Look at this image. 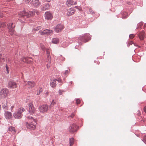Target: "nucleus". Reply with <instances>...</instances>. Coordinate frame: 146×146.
Returning a JSON list of instances; mask_svg holds the SVG:
<instances>
[{
	"instance_id": "nucleus-1",
	"label": "nucleus",
	"mask_w": 146,
	"mask_h": 146,
	"mask_svg": "<svg viewBox=\"0 0 146 146\" xmlns=\"http://www.w3.org/2000/svg\"><path fill=\"white\" fill-rule=\"evenodd\" d=\"M27 118L30 121L29 122H27L26 123L27 127L30 129H34L36 127V120L33 119L32 116H27Z\"/></svg>"
},
{
	"instance_id": "nucleus-2",
	"label": "nucleus",
	"mask_w": 146,
	"mask_h": 146,
	"mask_svg": "<svg viewBox=\"0 0 146 146\" xmlns=\"http://www.w3.org/2000/svg\"><path fill=\"white\" fill-rule=\"evenodd\" d=\"M25 111V110L23 107L19 108L17 111L15 112L13 114V116L16 119H20L23 116V113Z\"/></svg>"
},
{
	"instance_id": "nucleus-3",
	"label": "nucleus",
	"mask_w": 146,
	"mask_h": 146,
	"mask_svg": "<svg viewBox=\"0 0 146 146\" xmlns=\"http://www.w3.org/2000/svg\"><path fill=\"white\" fill-rule=\"evenodd\" d=\"M34 13L33 11H29V12H26L24 11H23L20 12L19 13V15L21 17L26 18H28L31 16H33Z\"/></svg>"
},
{
	"instance_id": "nucleus-4",
	"label": "nucleus",
	"mask_w": 146,
	"mask_h": 146,
	"mask_svg": "<svg viewBox=\"0 0 146 146\" xmlns=\"http://www.w3.org/2000/svg\"><path fill=\"white\" fill-rule=\"evenodd\" d=\"M38 109L40 112L44 113L48 111L49 109V107L47 104H45L40 106Z\"/></svg>"
},
{
	"instance_id": "nucleus-5",
	"label": "nucleus",
	"mask_w": 146,
	"mask_h": 146,
	"mask_svg": "<svg viewBox=\"0 0 146 146\" xmlns=\"http://www.w3.org/2000/svg\"><path fill=\"white\" fill-rule=\"evenodd\" d=\"M78 129V126L75 124H73L70 125L69 128V131L71 133H74L77 131Z\"/></svg>"
},
{
	"instance_id": "nucleus-6",
	"label": "nucleus",
	"mask_w": 146,
	"mask_h": 146,
	"mask_svg": "<svg viewBox=\"0 0 146 146\" xmlns=\"http://www.w3.org/2000/svg\"><path fill=\"white\" fill-rule=\"evenodd\" d=\"M7 25L8 27L9 32L11 35H13L15 31L14 28L15 27V25H14L13 23H10L8 24Z\"/></svg>"
},
{
	"instance_id": "nucleus-7",
	"label": "nucleus",
	"mask_w": 146,
	"mask_h": 146,
	"mask_svg": "<svg viewBox=\"0 0 146 146\" xmlns=\"http://www.w3.org/2000/svg\"><path fill=\"white\" fill-rule=\"evenodd\" d=\"M53 31L52 30L46 29L43 31H40L39 33L41 35H49L50 33H53Z\"/></svg>"
},
{
	"instance_id": "nucleus-8",
	"label": "nucleus",
	"mask_w": 146,
	"mask_h": 146,
	"mask_svg": "<svg viewBox=\"0 0 146 146\" xmlns=\"http://www.w3.org/2000/svg\"><path fill=\"white\" fill-rule=\"evenodd\" d=\"M8 91L6 89H2L0 92V95L3 98H5L8 94Z\"/></svg>"
},
{
	"instance_id": "nucleus-9",
	"label": "nucleus",
	"mask_w": 146,
	"mask_h": 146,
	"mask_svg": "<svg viewBox=\"0 0 146 146\" xmlns=\"http://www.w3.org/2000/svg\"><path fill=\"white\" fill-rule=\"evenodd\" d=\"M45 19L47 20H51L53 18L52 13L50 11H47L44 14Z\"/></svg>"
},
{
	"instance_id": "nucleus-10",
	"label": "nucleus",
	"mask_w": 146,
	"mask_h": 146,
	"mask_svg": "<svg viewBox=\"0 0 146 146\" xmlns=\"http://www.w3.org/2000/svg\"><path fill=\"white\" fill-rule=\"evenodd\" d=\"M8 86L10 88H15L17 87V84L13 81L11 80L8 82Z\"/></svg>"
},
{
	"instance_id": "nucleus-11",
	"label": "nucleus",
	"mask_w": 146,
	"mask_h": 146,
	"mask_svg": "<svg viewBox=\"0 0 146 146\" xmlns=\"http://www.w3.org/2000/svg\"><path fill=\"white\" fill-rule=\"evenodd\" d=\"M63 28L64 26L63 25L60 24H58L56 26L55 28V31L57 33L59 32L62 31Z\"/></svg>"
},
{
	"instance_id": "nucleus-12",
	"label": "nucleus",
	"mask_w": 146,
	"mask_h": 146,
	"mask_svg": "<svg viewBox=\"0 0 146 146\" xmlns=\"http://www.w3.org/2000/svg\"><path fill=\"white\" fill-rule=\"evenodd\" d=\"M5 117L7 119H11L13 117L12 113L9 111H6L4 113Z\"/></svg>"
},
{
	"instance_id": "nucleus-13",
	"label": "nucleus",
	"mask_w": 146,
	"mask_h": 146,
	"mask_svg": "<svg viewBox=\"0 0 146 146\" xmlns=\"http://www.w3.org/2000/svg\"><path fill=\"white\" fill-rule=\"evenodd\" d=\"M75 10L73 8L68 9L66 11V14L68 16H70L73 14L75 12Z\"/></svg>"
},
{
	"instance_id": "nucleus-14",
	"label": "nucleus",
	"mask_w": 146,
	"mask_h": 146,
	"mask_svg": "<svg viewBox=\"0 0 146 146\" xmlns=\"http://www.w3.org/2000/svg\"><path fill=\"white\" fill-rule=\"evenodd\" d=\"M29 111L31 114H33L35 111L34 108L33 106V104L30 103L29 104Z\"/></svg>"
},
{
	"instance_id": "nucleus-15",
	"label": "nucleus",
	"mask_w": 146,
	"mask_h": 146,
	"mask_svg": "<svg viewBox=\"0 0 146 146\" xmlns=\"http://www.w3.org/2000/svg\"><path fill=\"white\" fill-rule=\"evenodd\" d=\"M51 62V57L49 55L48 56V58H47L46 62H45L46 64L47 68H49L50 66Z\"/></svg>"
},
{
	"instance_id": "nucleus-16",
	"label": "nucleus",
	"mask_w": 146,
	"mask_h": 146,
	"mask_svg": "<svg viewBox=\"0 0 146 146\" xmlns=\"http://www.w3.org/2000/svg\"><path fill=\"white\" fill-rule=\"evenodd\" d=\"M76 2H74L72 0H67L66 2V4L68 6H70L71 5L76 4Z\"/></svg>"
},
{
	"instance_id": "nucleus-17",
	"label": "nucleus",
	"mask_w": 146,
	"mask_h": 146,
	"mask_svg": "<svg viewBox=\"0 0 146 146\" xmlns=\"http://www.w3.org/2000/svg\"><path fill=\"white\" fill-rule=\"evenodd\" d=\"M3 108L5 110H8L9 108V105L7 103V101L5 100H4L2 104Z\"/></svg>"
},
{
	"instance_id": "nucleus-18",
	"label": "nucleus",
	"mask_w": 146,
	"mask_h": 146,
	"mask_svg": "<svg viewBox=\"0 0 146 146\" xmlns=\"http://www.w3.org/2000/svg\"><path fill=\"white\" fill-rule=\"evenodd\" d=\"M145 33L143 32H140L138 34V36L140 40H143L145 36Z\"/></svg>"
},
{
	"instance_id": "nucleus-19",
	"label": "nucleus",
	"mask_w": 146,
	"mask_h": 146,
	"mask_svg": "<svg viewBox=\"0 0 146 146\" xmlns=\"http://www.w3.org/2000/svg\"><path fill=\"white\" fill-rule=\"evenodd\" d=\"M57 80H53L51 81L50 83V86L53 87L54 88L56 86V84Z\"/></svg>"
},
{
	"instance_id": "nucleus-20",
	"label": "nucleus",
	"mask_w": 146,
	"mask_h": 146,
	"mask_svg": "<svg viewBox=\"0 0 146 146\" xmlns=\"http://www.w3.org/2000/svg\"><path fill=\"white\" fill-rule=\"evenodd\" d=\"M50 5L49 4H47L43 6L42 9L43 11H45L48 9L50 8Z\"/></svg>"
},
{
	"instance_id": "nucleus-21",
	"label": "nucleus",
	"mask_w": 146,
	"mask_h": 146,
	"mask_svg": "<svg viewBox=\"0 0 146 146\" xmlns=\"http://www.w3.org/2000/svg\"><path fill=\"white\" fill-rule=\"evenodd\" d=\"M59 40L58 38H54L53 39L52 42V43L55 44H57L59 42Z\"/></svg>"
},
{
	"instance_id": "nucleus-22",
	"label": "nucleus",
	"mask_w": 146,
	"mask_h": 146,
	"mask_svg": "<svg viewBox=\"0 0 146 146\" xmlns=\"http://www.w3.org/2000/svg\"><path fill=\"white\" fill-rule=\"evenodd\" d=\"M2 54H0V66L5 61V59L2 57Z\"/></svg>"
},
{
	"instance_id": "nucleus-23",
	"label": "nucleus",
	"mask_w": 146,
	"mask_h": 146,
	"mask_svg": "<svg viewBox=\"0 0 146 146\" xmlns=\"http://www.w3.org/2000/svg\"><path fill=\"white\" fill-rule=\"evenodd\" d=\"M87 35H86L85 36H80L78 38V39L82 42H84V39L86 38V37Z\"/></svg>"
},
{
	"instance_id": "nucleus-24",
	"label": "nucleus",
	"mask_w": 146,
	"mask_h": 146,
	"mask_svg": "<svg viewBox=\"0 0 146 146\" xmlns=\"http://www.w3.org/2000/svg\"><path fill=\"white\" fill-rule=\"evenodd\" d=\"M26 85H28L32 87L34 86L35 84L34 82H32L29 81L27 82V84Z\"/></svg>"
},
{
	"instance_id": "nucleus-25",
	"label": "nucleus",
	"mask_w": 146,
	"mask_h": 146,
	"mask_svg": "<svg viewBox=\"0 0 146 146\" xmlns=\"http://www.w3.org/2000/svg\"><path fill=\"white\" fill-rule=\"evenodd\" d=\"M74 138H72L70 139V146H72V145L74 143Z\"/></svg>"
},
{
	"instance_id": "nucleus-26",
	"label": "nucleus",
	"mask_w": 146,
	"mask_h": 146,
	"mask_svg": "<svg viewBox=\"0 0 146 146\" xmlns=\"http://www.w3.org/2000/svg\"><path fill=\"white\" fill-rule=\"evenodd\" d=\"M8 130L9 131L11 132L13 131L15 133V128L14 127L12 126L9 127L8 129Z\"/></svg>"
},
{
	"instance_id": "nucleus-27",
	"label": "nucleus",
	"mask_w": 146,
	"mask_h": 146,
	"mask_svg": "<svg viewBox=\"0 0 146 146\" xmlns=\"http://www.w3.org/2000/svg\"><path fill=\"white\" fill-rule=\"evenodd\" d=\"M6 26V24L4 23L0 22V28H3Z\"/></svg>"
},
{
	"instance_id": "nucleus-28",
	"label": "nucleus",
	"mask_w": 146,
	"mask_h": 146,
	"mask_svg": "<svg viewBox=\"0 0 146 146\" xmlns=\"http://www.w3.org/2000/svg\"><path fill=\"white\" fill-rule=\"evenodd\" d=\"M38 91V92L37 93V95L40 94L43 91V90L42 87H39V88Z\"/></svg>"
},
{
	"instance_id": "nucleus-29",
	"label": "nucleus",
	"mask_w": 146,
	"mask_h": 146,
	"mask_svg": "<svg viewBox=\"0 0 146 146\" xmlns=\"http://www.w3.org/2000/svg\"><path fill=\"white\" fill-rule=\"evenodd\" d=\"M45 50L46 51V53L47 54V58H48V55L50 56V50L49 49H46Z\"/></svg>"
},
{
	"instance_id": "nucleus-30",
	"label": "nucleus",
	"mask_w": 146,
	"mask_h": 146,
	"mask_svg": "<svg viewBox=\"0 0 146 146\" xmlns=\"http://www.w3.org/2000/svg\"><path fill=\"white\" fill-rule=\"evenodd\" d=\"M70 71V70L69 68H68L67 70H66L65 72H64V74L66 75L68 74Z\"/></svg>"
},
{
	"instance_id": "nucleus-31",
	"label": "nucleus",
	"mask_w": 146,
	"mask_h": 146,
	"mask_svg": "<svg viewBox=\"0 0 146 146\" xmlns=\"http://www.w3.org/2000/svg\"><path fill=\"white\" fill-rule=\"evenodd\" d=\"M23 61L25 63H28V62L27 61V58L25 57H23L22 59Z\"/></svg>"
},
{
	"instance_id": "nucleus-32",
	"label": "nucleus",
	"mask_w": 146,
	"mask_h": 146,
	"mask_svg": "<svg viewBox=\"0 0 146 146\" xmlns=\"http://www.w3.org/2000/svg\"><path fill=\"white\" fill-rule=\"evenodd\" d=\"M89 11L90 12V14H93L95 13L93 11V10L91 8L89 9Z\"/></svg>"
},
{
	"instance_id": "nucleus-33",
	"label": "nucleus",
	"mask_w": 146,
	"mask_h": 146,
	"mask_svg": "<svg viewBox=\"0 0 146 146\" xmlns=\"http://www.w3.org/2000/svg\"><path fill=\"white\" fill-rule=\"evenodd\" d=\"M36 0H32V3L33 5H34L35 6H36Z\"/></svg>"
},
{
	"instance_id": "nucleus-34",
	"label": "nucleus",
	"mask_w": 146,
	"mask_h": 146,
	"mask_svg": "<svg viewBox=\"0 0 146 146\" xmlns=\"http://www.w3.org/2000/svg\"><path fill=\"white\" fill-rule=\"evenodd\" d=\"M134 36L135 35H134L133 34H131L129 35V38L131 39H132L134 37Z\"/></svg>"
},
{
	"instance_id": "nucleus-35",
	"label": "nucleus",
	"mask_w": 146,
	"mask_h": 146,
	"mask_svg": "<svg viewBox=\"0 0 146 146\" xmlns=\"http://www.w3.org/2000/svg\"><path fill=\"white\" fill-rule=\"evenodd\" d=\"M76 103L77 104H79L80 102V100L79 99H76Z\"/></svg>"
},
{
	"instance_id": "nucleus-36",
	"label": "nucleus",
	"mask_w": 146,
	"mask_h": 146,
	"mask_svg": "<svg viewBox=\"0 0 146 146\" xmlns=\"http://www.w3.org/2000/svg\"><path fill=\"white\" fill-rule=\"evenodd\" d=\"M56 104V102H54V100H53L52 101V102L51 103V106H52V105H54L55 104Z\"/></svg>"
},
{
	"instance_id": "nucleus-37",
	"label": "nucleus",
	"mask_w": 146,
	"mask_h": 146,
	"mask_svg": "<svg viewBox=\"0 0 146 146\" xmlns=\"http://www.w3.org/2000/svg\"><path fill=\"white\" fill-rule=\"evenodd\" d=\"M5 67L6 69V71L7 72V73H9V71L8 70L9 68L7 64L6 65Z\"/></svg>"
},
{
	"instance_id": "nucleus-38",
	"label": "nucleus",
	"mask_w": 146,
	"mask_h": 146,
	"mask_svg": "<svg viewBox=\"0 0 146 146\" xmlns=\"http://www.w3.org/2000/svg\"><path fill=\"white\" fill-rule=\"evenodd\" d=\"M36 29L35 28H33L32 30V32L33 33H36Z\"/></svg>"
},
{
	"instance_id": "nucleus-39",
	"label": "nucleus",
	"mask_w": 146,
	"mask_h": 146,
	"mask_svg": "<svg viewBox=\"0 0 146 146\" xmlns=\"http://www.w3.org/2000/svg\"><path fill=\"white\" fill-rule=\"evenodd\" d=\"M63 92V91L61 90H59V95H61L62 94V92Z\"/></svg>"
},
{
	"instance_id": "nucleus-40",
	"label": "nucleus",
	"mask_w": 146,
	"mask_h": 146,
	"mask_svg": "<svg viewBox=\"0 0 146 146\" xmlns=\"http://www.w3.org/2000/svg\"><path fill=\"white\" fill-rule=\"evenodd\" d=\"M74 115H75L74 114V113H72V114L71 115L69 116V117H70L72 118L74 117Z\"/></svg>"
},
{
	"instance_id": "nucleus-41",
	"label": "nucleus",
	"mask_w": 146,
	"mask_h": 146,
	"mask_svg": "<svg viewBox=\"0 0 146 146\" xmlns=\"http://www.w3.org/2000/svg\"><path fill=\"white\" fill-rule=\"evenodd\" d=\"M75 7L77 9H78V10H79L80 11H82V9L81 8H80V7H78L77 6H76Z\"/></svg>"
},
{
	"instance_id": "nucleus-42",
	"label": "nucleus",
	"mask_w": 146,
	"mask_h": 146,
	"mask_svg": "<svg viewBox=\"0 0 146 146\" xmlns=\"http://www.w3.org/2000/svg\"><path fill=\"white\" fill-rule=\"evenodd\" d=\"M3 14H4L3 13H0V17H3Z\"/></svg>"
},
{
	"instance_id": "nucleus-43",
	"label": "nucleus",
	"mask_w": 146,
	"mask_h": 146,
	"mask_svg": "<svg viewBox=\"0 0 146 146\" xmlns=\"http://www.w3.org/2000/svg\"><path fill=\"white\" fill-rule=\"evenodd\" d=\"M25 2L26 3L29 4L30 2V0H25Z\"/></svg>"
},
{
	"instance_id": "nucleus-44",
	"label": "nucleus",
	"mask_w": 146,
	"mask_h": 146,
	"mask_svg": "<svg viewBox=\"0 0 146 146\" xmlns=\"http://www.w3.org/2000/svg\"><path fill=\"white\" fill-rule=\"evenodd\" d=\"M59 82H61L62 80L61 79H59L58 80H57Z\"/></svg>"
},
{
	"instance_id": "nucleus-45",
	"label": "nucleus",
	"mask_w": 146,
	"mask_h": 146,
	"mask_svg": "<svg viewBox=\"0 0 146 146\" xmlns=\"http://www.w3.org/2000/svg\"><path fill=\"white\" fill-rule=\"evenodd\" d=\"M144 111L146 113V106H145L144 108Z\"/></svg>"
},
{
	"instance_id": "nucleus-46",
	"label": "nucleus",
	"mask_w": 146,
	"mask_h": 146,
	"mask_svg": "<svg viewBox=\"0 0 146 146\" xmlns=\"http://www.w3.org/2000/svg\"><path fill=\"white\" fill-rule=\"evenodd\" d=\"M41 29V27H37V30H38L40 29Z\"/></svg>"
},
{
	"instance_id": "nucleus-47",
	"label": "nucleus",
	"mask_w": 146,
	"mask_h": 146,
	"mask_svg": "<svg viewBox=\"0 0 146 146\" xmlns=\"http://www.w3.org/2000/svg\"><path fill=\"white\" fill-rule=\"evenodd\" d=\"M41 29V27H37V30H38L40 29Z\"/></svg>"
},
{
	"instance_id": "nucleus-48",
	"label": "nucleus",
	"mask_w": 146,
	"mask_h": 146,
	"mask_svg": "<svg viewBox=\"0 0 146 146\" xmlns=\"http://www.w3.org/2000/svg\"><path fill=\"white\" fill-rule=\"evenodd\" d=\"M138 115H139L140 114V112L139 111H138Z\"/></svg>"
},
{
	"instance_id": "nucleus-49",
	"label": "nucleus",
	"mask_w": 146,
	"mask_h": 146,
	"mask_svg": "<svg viewBox=\"0 0 146 146\" xmlns=\"http://www.w3.org/2000/svg\"><path fill=\"white\" fill-rule=\"evenodd\" d=\"M144 139L145 140V141L146 142V136H144Z\"/></svg>"
},
{
	"instance_id": "nucleus-50",
	"label": "nucleus",
	"mask_w": 146,
	"mask_h": 146,
	"mask_svg": "<svg viewBox=\"0 0 146 146\" xmlns=\"http://www.w3.org/2000/svg\"><path fill=\"white\" fill-rule=\"evenodd\" d=\"M42 46H42H41V47L42 48V49H43H43H44V46Z\"/></svg>"
},
{
	"instance_id": "nucleus-51",
	"label": "nucleus",
	"mask_w": 146,
	"mask_h": 146,
	"mask_svg": "<svg viewBox=\"0 0 146 146\" xmlns=\"http://www.w3.org/2000/svg\"><path fill=\"white\" fill-rule=\"evenodd\" d=\"M48 2H49L51 1V0H46Z\"/></svg>"
},
{
	"instance_id": "nucleus-52",
	"label": "nucleus",
	"mask_w": 146,
	"mask_h": 146,
	"mask_svg": "<svg viewBox=\"0 0 146 146\" xmlns=\"http://www.w3.org/2000/svg\"><path fill=\"white\" fill-rule=\"evenodd\" d=\"M14 107V106H11V108H12V109H13V108Z\"/></svg>"
},
{
	"instance_id": "nucleus-53",
	"label": "nucleus",
	"mask_w": 146,
	"mask_h": 146,
	"mask_svg": "<svg viewBox=\"0 0 146 146\" xmlns=\"http://www.w3.org/2000/svg\"><path fill=\"white\" fill-rule=\"evenodd\" d=\"M127 3V4H130V3Z\"/></svg>"
},
{
	"instance_id": "nucleus-54",
	"label": "nucleus",
	"mask_w": 146,
	"mask_h": 146,
	"mask_svg": "<svg viewBox=\"0 0 146 146\" xmlns=\"http://www.w3.org/2000/svg\"><path fill=\"white\" fill-rule=\"evenodd\" d=\"M37 1H38L37 0ZM37 4L38 3V2H37Z\"/></svg>"
},
{
	"instance_id": "nucleus-55",
	"label": "nucleus",
	"mask_w": 146,
	"mask_h": 146,
	"mask_svg": "<svg viewBox=\"0 0 146 146\" xmlns=\"http://www.w3.org/2000/svg\"><path fill=\"white\" fill-rule=\"evenodd\" d=\"M87 41H88V40L86 41H85V42H87Z\"/></svg>"
},
{
	"instance_id": "nucleus-56",
	"label": "nucleus",
	"mask_w": 146,
	"mask_h": 146,
	"mask_svg": "<svg viewBox=\"0 0 146 146\" xmlns=\"http://www.w3.org/2000/svg\"><path fill=\"white\" fill-rule=\"evenodd\" d=\"M123 17V18H126V17Z\"/></svg>"
}]
</instances>
